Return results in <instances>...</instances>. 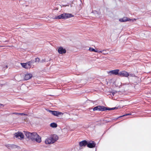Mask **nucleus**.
<instances>
[{"instance_id":"obj_1","label":"nucleus","mask_w":151,"mask_h":151,"mask_svg":"<svg viewBox=\"0 0 151 151\" xmlns=\"http://www.w3.org/2000/svg\"><path fill=\"white\" fill-rule=\"evenodd\" d=\"M58 139V137L56 134H54L49 137L46 139L45 141L46 144H53Z\"/></svg>"},{"instance_id":"obj_2","label":"nucleus","mask_w":151,"mask_h":151,"mask_svg":"<svg viewBox=\"0 0 151 151\" xmlns=\"http://www.w3.org/2000/svg\"><path fill=\"white\" fill-rule=\"evenodd\" d=\"M60 15L61 19H64L74 17V15L72 14L65 13Z\"/></svg>"},{"instance_id":"obj_3","label":"nucleus","mask_w":151,"mask_h":151,"mask_svg":"<svg viewBox=\"0 0 151 151\" xmlns=\"http://www.w3.org/2000/svg\"><path fill=\"white\" fill-rule=\"evenodd\" d=\"M118 76L121 77H127L129 76V73L125 70L119 71Z\"/></svg>"},{"instance_id":"obj_4","label":"nucleus","mask_w":151,"mask_h":151,"mask_svg":"<svg viewBox=\"0 0 151 151\" xmlns=\"http://www.w3.org/2000/svg\"><path fill=\"white\" fill-rule=\"evenodd\" d=\"M96 144L94 141H90L88 142L87 147L89 148H93L96 147Z\"/></svg>"},{"instance_id":"obj_5","label":"nucleus","mask_w":151,"mask_h":151,"mask_svg":"<svg viewBox=\"0 0 151 151\" xmlns=\"http://www.w3.org/2000/svg\"><path fill=\"white\" fill-rule=\"evenodd\" d=\"M48 111L53 115L57 116H59V115L62 114V113L59 112L58 111H52L50 110H48Z\"/></svg>"},{"instance_id":"obj_6","label":"nucleus","mask_w":151,"mask_h":151,"mask_svg":"<svg viewBox=\"0 0 151 151\" xmlns=\"http://www.w3.org/2000/svg\"><path fill=\"white\" fill-rule=\"evenodd\" d=\"M14 135L16 138H18L20 137L21 139H23L24 138V135L21 132H18L15 133Z\"/></svg>"},{"instance_id":"obj_7","label":"nucleus","mask_w":151,"mask_h":151,"mask_svg":"<svg viewBox=\"0 0 151 151\" xmlns=\"http://www.w3.org/2000/svg\"><path fill=\"white\" fill-rule=\"evenodd\" d=\"M6 147L8 149L12 150L15 148H16L19 147L16 145L13 144H6L5 145Z\"/></svg>"},{"instance_id":"obj_8","label":"nucleus","mask_w":151,"mask_h":151,"mask_svg":"<svg viewBox=\"0 0 151 151\" xmlns=\"http://www.w3.org/2000/svg\"><path fill=\"white\" fill-rule=\"evenodd\" d=\"M119 70L118 69H116L114 70H113L109 71V73H111L112 74L115 75H116L119 76Z\"/></svg>"},{"instance_id":"obj_9","label":"nucleus","mask_w":151,"mask_h":151,"mask_svg":"<svg viewBox=\"0 0 151 151\" xmlns=\"http://www.w3.org/2000/svg\"><path fill=\"white\" fill-rule=\"evenodd\" d=\"M66 52V50L62 47H60L58 48V52L60 54L65 53Z\"/></svg>"},{"instance_id":"obj_10","label":"nucleus","mask_w":151,"mask_h":151,"mask_svg":"<svg viewBox=\"0 0 151 151\" xmlns=\"http://www.w3.org/2000/svg\"><path fill=\"white\" fill-rule=\"evenodd\" d=\"M88 142L86 140H84L79 142V145L80 147H85L87 146Z\"/></svg>"},{"instance_id":"obj_11","label":"nucleus","mask_w":151,"mask_h":151,"mask_svg":"<svg viewBox=\"0 0 151 151\" xmlns=\"http://www.w3.org/2000/svg\"><path fill=\"white\" fill-rule=\"evenodd\" d=\"M32 136L31 137V139L33 141H34V140L38 136V135L36 132H33L32 133Z\"/></svg>"},{"instance_id":"obj_12","label":"nucleus","mask_w":151,"mask_h":151,"mask_svg":"<svg viewBox=\"0 0 151 151\" xmlns=\"http://www.w3.org/2000/svg\"><path fill=\"white\" fill-rule=\"evenodd\" d=\"M32 76V75L31 73H27L25 74L24 77V79L25 80H28L31 78Z\"/></svg>"},{"instance_id":"obj_13","label":"nucleus","mask_w":151,"mask_h":151,"mask_svg":"<svg viewBox=\"0 0 151 151\" xmlns=\"http://www.w3.org/2000/svg\"><path fill=\"white\" fill-rule=\"evenodd\" d=\"M25 135L26 136L28 139H31V136H32V133L29 132L27 131H24Z\"/></svg>"},{"instance_id":"obj_14","label":"nucleus","mask_w":151,"mask_h":151,"mask_svg":"<svg viewBox=\"0 0 151 151\" xmlns=\"http://www.w3.org/2000/svg\"><path fill=\"white\" fill-rule=\"evenodd\" d=\"M100 107L101 106H96L93 109L92 108H89L90 110H93V111H100Z\"/></svg>"},{"instance_id":"obj_15","label":"nucleus","mask_w":151,"mask_h":151,"mask_svg":"<svg viewBox=\"0 0 151 151\" xmlns=\"http://www.w3.org/2000/svg\"><path fill=\"white\" fill-rule=\"evenodd\" d=\"M36 141L38 143H40L41 142V137L38 135V136L34 140V141Z\"/></svg>"},{"instance_id":"obj_16","label":"nucleus","mask_w":151,"mask_h":151,"mask_svg":"<svg viewBox=\"0 0 151 151\" xmlns=\"http://www.w3.org/2000/svg\"><path fill=\"white\" fill-rule=\"evenodd\" d=\"M129 20L128 18L127 17H124L122 18L119 19V21L121 22H125L129 21Z\"/></svg>"},{"instance_id":"obj_17","label":"nucleus","mask_w":151,"mask_h":151,"mask_svg":"<svg viewBox=\"0 0 151 151\" xmlns=\"http://www.w3.org/2000/svg\"><path fill=\"white\" fill-rule=\"evenodd\" d=\"M100 111H103L107 110V107H105L103 106H101Z\"/></svg>"},{"instance_id":"obj_18","label":"nucleus","mask_w":151,"mask_h":151,"mask_svg":"<svg viewBox=\"0 0 151 151\" xmlns=\"http://www.w3.org/2000/svg\"><path fill=\"white\" fill-rule=\"evenodd\" d=\"M50 126L52 128H56L57 127V124L56 123L53 122L50 124Z\"/></svg>"},{"instance_id":"obj_19","label":"nucleus","mask_w":151,"mask_h":151,"mask_svg":"<svg viewBox=\"0 0 151 151\" xmlns=\"http://www.w3.org/2000/svg\"><path fill=\"white\" fill-rule=\"evenodd\" d=\"M28 63L29 64L31 67H32V65H33V66H34L33 64L34 63V60H31L29 61H28Z\"/></svg>"},{"instance_id":"obj_20","label":"nucleus","mask_w":151,"mask_h":151,"mask_svg":"<svg viewBox=\"0 0 151 151\" xmlns=\"http://www.w3.org/2000/svg\"><path fill=\"white\" fill-rule=\"evenodd\" d=\"M25 68L26 69H29L31 68V67L30 65L28 63V62L26 63H25Z\"/></svg>"},{"instance_id":"obj_21","label":"nucleus","mask_w":151,"mask_h":151,"mask_svg":"<svg viewBox=\"0 0 151 151\" xmlns=\"http://www.w3.org/2000/svg\"><path fill=\"white\" fill-rule=\"evenodd\" d=\"M117 109V107H115L113 108H109L107 107V110H113L114 109Z\"/></svg>"},{"instance_id":"obj_22","label":"nucleus","mask_w":151,"mask_h":151,"mask_svg":"<svg viewBox=\"0 0 151 151\" xmlns=\"http://www.w3.org/2000/svg\"><path fill=\"white\" fill-rule=\"evenodd\" d=\"M131 115V114H130V113L127 114H124V115H123L122 116H120L119 117L117 118V119L119 118L122 117H123V116H128V115Z\"/></svg>"},{"instance_id":"obj_23","label":"nucleus","mask_w":151,"mask_h":151,"mask_svg":"<svg viewBox=\"0 0 151 151\" xmlns=\"http://www.w3.org/2000/svg\"><path fill=\"white\" fill-rule=\"evenodd\" d=\"M53 18L55 19H61V17H60V15H59L58 16H57V17H55Z\"/></svg>"},{"instance_id":"obj_24","label":"nucleus","mask_w":151,"mask_h":151,"mask_svg":"<svg viewBox=\"0 0 151 151\" xmlns=\"http://www.w3.org/2000/svg\"><path fill=\"white\" fill-rule=\"evenodd\" d=\"M40 60V59L39 58H36L35 59V60L34 61V62L37 63L39 62Z\"/></svg>"},{"instance_id":"obj_25","label":"nucleus","mask_w":151,"mask_h":151,"mask_svg":"<svg viewBox=\"0 0 151 151\" xmlns=\"http://www.w3.org/2000/svg\"><path fill=\"white\" fill-rule=\"evenodd\" d=\"M89 50L91 52H94L95 51V49L93 48L90 47Z\"/></svg>"},{"instance_id":"obj_26","label":"nucleus","mask_w":151,"mask_h":151,"mask_svg":"<svg viewBox=\"0 0 151 151\" xmlns=\"http://www.w3.org/2000/svg\"><path fill=\"white\" fill-rule=\"evenodd\" d=\"M21 64L22 65V66L24 68H25L26 66H25V64L24 63H21Z\"/></svg>"},{"instance_id":"obj_27","label":"nucleus","mask_w":151,"mask_h":151,"mask_svg":"<svg viewBox=\"0 0 151 151\" xmlns=\"http://www.w3.org/2000/svg\"><path fill=\"white\" fill-rule=\"evenodd\" d=\"M130 76L131 77H135V75L134 74H129V76Z\"/></svg>"},{"instance_id":"obj_28","label":"nucleus","mask_w":151,"mask_h":151,"mask_svg":"<svg viewBox=\"0 0 151 151\" xmlns=\"http://www.w3.org/2000/svg\"><path fill=\"white\" fill-rule=\"evenodd\" d=\"M104 51H105L104 50H102V51L98 50V52L103 53V52H104Z\"/></svg>"},{"instance_id":"obj_29","label":"nucleus","mask_w":151,"mask_h":151,"mask_svg":"<svg viewBox=\"0 0 151 151\" xmlns=\"http://www.w3.org/2000/svg\"><path fill=\"white\" fill-rule=\"evenodd\" d=\"M19 114H20L22 115H26V114H24V113H19Z\"/></svg>"},{"instance_id":"obj_30","label":"nucleus","mask_w":151,"mask_h":151,"mask_svg":"<svg viewBox=\"0 0 151 151\" xmlns=\"http://www.w3.org/2000/svg\"><path fill=\"white\" fill-rule=\"evenodd\" d=\"M4 105L2 104H0V107H1V106L4 107Z\"/></svg>"},{"instance_id":"obj_31","label":"nucleus","mask_w":151,"mask_h":151,"mask_svg":"<svg viewBox=\"0 0 151 151\" xmlns=\"http://www.w3.org/2000/svg\"><path fill=\"white\" fill-rule=\"evenodd\" d=\"M8 66L7 65H6L5 66V67L4 68H8Z\"/></svg>"},{"instance_id":"obj_32","label":"nucleus","mask_w":151,"mask_h":151,"mask_svg":"<svg viewBox=\"0 0 151 151\" xmlns=\"http://www.w3.org/2000/svg\"><path fill=\"white\" fill-rule=\"evenodd\" d=\"M94 52H98V50H95V51H94Z\"/></svg>"},{"instance_id":"obj_33","label":"nucleus","mask_w":151,"mask_h":151,"mask_svg":"<svg viewBox=\"0 0 151 151\" xmlns=\"http://www.w3.org/2000/svg\"><path fill=\"white\" fill-rule=\"evenodd\" d=\"M103 52V53H104V54H106V53H105V52Z\"/></svg>"},{"instance_id":"obj_34","label":"nucleus","mask_w":151,"mask_h":151,"mask_svg":"<svg viewBox=\"0 0 151 151\" xmlns=\"http://www.w3.org/2000/svg\"><path fill=\"white\" fill-rule=\"evenodd\" d=\"M95 151H96V149Z\"/></svg>"}]
</instances>
